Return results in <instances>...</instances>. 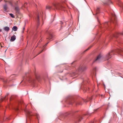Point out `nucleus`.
<instances>
[{"label": "nucleus", "instance_id": "f257e3e1", "mask_svg": "<svg viewBox=\"0 0 123 123\" xmlns=\"http://www.w3.org/2000/svg\"><path fill=\"white\" fill-rule=\"evenodd\" d=\"M53 6L54 7V10L55 9L57 10H64L65 9V7L63 6L61 4L58 3H56L53 4Z\"/></svg>", "mask_w": 123, "mask_h": 123}, {"label": "nucleus", "instance_id": "f03ea898", "mask_svg": "<svg viewBox=\"0 0 123 123\" xmlns=\"http://www.w3.org/2000/svg\"><path fill=\"white\" fill-rule=\"evenodd\" d=\"M90 114L88 112H87L86 113L81 116L78 115L76 117L75 120L76 123H79L81 119L83 118L87 117L88 116L90 115Z\"/></svg>", "mask_w": 123, "mask_h": 123}, {"label": "nucleus", "instance_id": "7ed1b4c3", "mask_svg": "<svg viewBox=\"0 0 123 123\" xmlns=\"http://www.w3.org/2000/svg\"><path fill=\"white\" fill-rule=\"evenodd\" d=\"M86 67H79L78 69L76 71V72H74L73 73V76H75L76 77V75L78 74V73L81 72L84 70L86 69Z\"/></svg>", "mask_w": 123, "mask_h": 123}, {"label": "nucleus", "instance_id": "20e7f679", "mask_svg": "<svg viewBox=\"0 0 123 123\" xmlns=\"http://www.w3.org/2000/svg\"><path fill=\"white\" fill-rule=\"evenodd\" d=\"M113 51H112L107 54L104 57L105 59L104 60V61L108 60L110 58L112 57V54H113Z\"/></svg>", "mask_w": 123, "mask_h": 123}, {"label": "nucleus", "instance_id": "39448f33", "mask_svg": "<svg viewBox=\"0 0 123 123\" xmlns=\"http://www.w3.org/2000/svg\"><path fill=\"white\" fill-rule=\"evenodd\" d=\"M112 18L111 20V21L114 23H115L117 21V17L116 15L114 13L111 14Z\"/></svg>", "mask_w": 123, "mask_h": 123}, {"label": "nucleus", "instance_id": "423d86ee", "mask_svg": "<svg viewBox=\"0 0 123 123\" xmlns=\"http://www.w3.org/2000/svg\"><path fill=\"white\" fill-rule=\"evenodd\" d=\"M103 58V57L101 56V55H99L97 57L96 59L93 62V63L95 62H98L101 61L102 59Z\"/></svg>", "mask_w": 123, "mask_h": 123}, {"label": "nucleus", "instance_id": "0eeeda50", "mask_svg": "<svg viewBox=\"0 0 123 123\" xmlns=\"http://www.w3.org/2000/svg\"><path fill=\"white\" fill-rule=\"evenodd\" d=\"M75 103V104L76 105H82V102L81 100L79 101H78L77 102H75L74 100H73L71 102H69V104L70 105L74 103Z\"/></svg>", "mask_w": 123, "mask_h": 123}, {"label": "nucleus", "instance_id": "6e6552de", "mask_svg": "<svg viewBox=\"0 0 123 123\" xmlns=\"http://www.w3.org/2000/svg\"><path fill=\"white\" fill-rule=\"evenodd\" d=\"M123 35V32L121 33H116L115 34L113 35V37H119L120 35Z\"/></svg>", "mask_w": 123, "mask_h": 123}, {"label": "nucleus", "instance_id": "1a4fd4ad", "mask_svg": "<svg viewBox=\"0 0 123 123\" xmlns=\"http://www.w3.org/2000/svg\"><path fill=\"white\" fill-rule=\"evenodd\" d=\"M16 37L15 36L13 35L11 37L10 39V41L12 42L14 41L16 39Z\"/></svg>", "mask_w": 123, "mask_h": 123}, {"label": "nucleus", "instance_id": "9d476101", "mask_svg": "<svg viewBox=\"0 0 123 123\" xmlns=\"http://www.w3.org/2000/svg\"><path fill=\"white\" fill-rule=\"evenodd\" d=\"M117 52L118 53H120L121 55H123V50L121 49H119L117 50Z\"/></svg>", "mask_w": 123, "mask_h": 123}, {"label": "nucleus", "instance_id": "9b49d317", "mask_svg": "<svg viewBox=\"0 0 123 123\" xmlns=\"http://www.w3.org/2000/svg\"><path fill=\"white\" fill-rule=\"evenodd\" d=\"M25 111L27 113L28 117H29L30 116H31L32 115L31 113V112L30 111H26L25 110Z\"/></svg>", "mask_w": 123, "mask_h": 123}, {"label": "nucleus", "instance_id": "f8f14e48", "mask_svg": "<svg viewBox=\"0 0 123 123\" xmlns=\"http://www.w3.org/2000/svg\"><path fill=\"white\" fill-rule=\"evenodd\" d=\"M4 30L6 31H8L10 30V28L6 26L4 28Z\"/></svg>", "mask_w": 123, "mask_h": 123}, {"label": "nucleus", "instance_id": "ddd939ff", "mask_svg": "<svg viewBox=\"0 0 123 123\" xmlns=\"http://www.w3.org/2000/svg\"><path fill=\"white\" fill-rule=\"evenodd\" d=\"M48 43H47L45 45L43 46L42 47V50L41 51L40 53L39 52V54L40 53H41L42 52V51L44 50V49L45 48V47L47 46L48 44Z\"/></svg>", "mask_w": 123, "mask_h": 123}, {"label": "nucleus", "instance_id": "4468645a", "mask_svg": "<svg viewBox=\"0 0 123 123\" xmlns=\"http://www.w3.org/2000/svg\"><path fill=\"white\" fill-rule=\"evenodd\" d=\"M100 10L99 8V7H97L96 10V13L95 14V15H97V14L99 13Z\"/></svg>", "mask_w": 123, "mask_h": 123}, {"label": "nucleus", "instance_id": "2eb2a0df", "mask_svg": "<svg viewBox=\"0 0 123 123\" xmlns=\"http://www.w3.org/2000/svg\"><path fill=\"white\" fill-rule=\"evenodd\" d=\"M46 8L47 9L49 10H50L52 8V7L49 5L47 6H46Z\"/></svg>", "mask_w": 123, "mask_h": 123}, {"label": "nucleus", "instance_id": "dca6fc26", "mask_svg": "<svg viewBox=\"0 0 123 123\" xmlns=\"http://www.w3.org/2000/svg\"><path fill=\"white\" fill-rule=\"evenodd\" d=\"M7 8V7L6 5V4L4 5V11L6 12V11Z\"/></svg>", "mask_w": 123, "mask_h": 123}, {"label": "nucleus", "instance_id": "f3484780", "mask_svg": "<svg viewBox=\"0 0 123 123\" xmlns=\"http://www.w3.org/2000/svg\"><path fill=\"white\" fill-rule=\"evenodd\" d=\"M17 27L16 26H14L13 27L12 29L14 31H17Z\"/></svg>", "mask_w": 123, "mask_h": 123}, {"label": "nucleus", "instance_id": "a211bd4d", "mask_svg": "<svg viewBox=\"0 0 123 123\" xmlns=\"http://www.w3.org/2000/svg\"><path fill=\"white\" fill-rule=\"evenodd\" d=\"M84 91H85V92H87V91L88 90H89V88H86V87L85 86L84 87Z\"/></svg>", "mask_w": 123, "mask_h": 123}, {"label": "nucleus", "instance_id": "6ab92c4d", "mask_svg": "<svg viewBox=\"0 0 123 123\" xmlns=\"http://www.w3.org/2000/svg\"><path fill=\"white\" fill-rule=\"evenodd\" d=\"M109 3H112V2L110 0H109L108 2H106L104 4H106L107 5H109Z\"/></svg>", "mask_w": 123, "mask_h": 123}, {"label": "nucleus", "instance_id": "aec40b11", "mask_svg": "<svg viewBox=\"0 0 123 123\" xmlns=\"http://www.w3.org/2000/svg\"><path fill=\"white\" fill-rule=\"evenodd\" d=\"M15 10L17 12H18V11L19 9V8L18 7H16L15 8Z\"/></svg>", "mask_w": 123, "mask_h": 123}, {"label": "nucleus", "instance_id": "412c9836", "mask_svg": "<svg viewBox=\"0 0 123 123\" xmlns=\"http://www.w3.org/2000/svg\"><path fill=\"white\" fill-rule=\"evenodd\" d=\"M119 3L120 4V5L121 7H122L123 9V4L121 1H119Z\"/></svg>", "mask_w": 123, "mask_h": 123}, {"label": "nucleus", "instance_id": "4be33fe9", "mask_svg": "<svg viewBox=\"0 0 123 123\" xmlns=\"http://www.w3.org/2000/svg\"><path fill=\"white\" fill-rule=\"evenodd\" d=\"M48 33L49 34L50 36V37H49V38H48V39H52V34L50 33L49 32H48Z\"/></svg>", "mask_w": 123, "mask_h": 123}, {"label": "nucleus", "instance_id": "5701e85b", "mask_svg": "<svg viewBox=\"0 0 123 123\" xmlns=\"http://www.w3.org/2000/svg\"><path fill=\"white\" fill-rule=\"evenodd\" d=\"M6 95L5 97L3 98H1L0 99V100L1 101H2L6 99Z\"/></svg>", "mask_w": 123, "mask_h": 123}, {"label": "nucleus", "instance_id": "b1692460", "mask_svg": "<svg viewBox=\"0 0 123 123\" xmlns=\"http://www.w3.org/2000/svg\"><path fill=\"white\" fill-rule=\"evenodd\" d=\"M29 81V82H31L33 83H34V80L31 79H30Z\"/></svg>", "mask_w": 123, "mask_h": 123}, {"label": "nucleus", "instance_id": "393cba45", "mask_svg": "<svg viewBox=\"0 0 123 123\" xmlns=\"http://www.w3.org/2000/svg\"><path fill=\"white\" fill-rule=\"evenodd\" d=\"M109 22H106L105 24H104V25L105 26V27H107V26H108V24H109Z\"/></svg>", "mask_w": 123, "mask_h": 123}, {"label": "nucleus", "instance_id": "a878e982", "mask_svg": "<svg viewBox=\"0 0 123 123\" xmlns=\"http://www.w3.org/2000/svg\"><path fill=\"white\" fill-rule=\"evenodd\" d=\"M9 14L11 16V17H12V18H14V16L13 14L12 13H10Z\"/></svg>", "mask_w": 123, "mask_h": 123}, {"label": "nucleus", "instance_id": "bb28decb", "mask_svg": "<svg viewBox=\"0 0 123 123\" xmlns=\"http://www.w3.org/2000/svg\"><path fill=\"white\" fill-rule=\"evenodd\" d=\"M23 101H22L20 103H19V106H20V105H21V106H22V105L23 104Z\"/></svg>", "mask_w": 123, "mask_h": 123}, {"label": "nucleus", "instance_id": "cd10ccee", "mask_svg": "<svg viewBox=\"0 0 123 123\" xmlns=\"http://www.w3.org/2000/svg\"><path fill=\"white\" fill-rule=\"evenodd\" d=\"M11 81V80H10V81H9L8 80H6V81H4L5 82V83H9V82L10 81Z\"/></svg>", "mask_w": 123, "mask_h": 123}, {"label": "nucleus", "instance_id": "c85d7f7f", "mask_svg": "<svg viewBox=\"0 0 123 123\" xmlns=\"http://www.w3.org/2000/svg\"><path fill=\"white\" fill-rule=\"evenodd\" d=\"M36 117L37 118H38V114H37V113H36V114L35 115Z\"/></svg>", "mask_w": 123, "mask_h": 123}, {"label": "nucleus", "instance_id": "c756f323", "mask_svg": "<svg viewBox=\"0 0 123 123\" xmlns=\"http://www.w3.org/2000/svg\"><path fill=\"white\" fill-rule=\"evenodd\" d=\"M15 110L16 111H17L18 110V108H17L15 109Z\"/></svg>", "mask_w": 123, "mask_h": 123}, {"label": "nucleus", "instance_id": "7c9ffc66", "mask_svg": "<svg viewBox=\"0 0 123 123\" xmlns=\"http://www.w3.org/2000/svg\"><path fill=\"white\" fill-rule=\"evenodd\" d=\"M36 77L37 79L38 80V77L37 76V75L35 74Z\"/></svg>", "mask_w": 123, "mask_h": 123}, {"label": "nucleus", "instance_id": "2f4dec72", "mask_svg": "<svg viewBox=\"0 0 123 123\" xmlns=\"http://www.w3.org/2000/svg\"><path fill=\"white\" fill-rule=\"evenodd\" d=\"M25 28L24 27L23 28V31H22V33H23L24 32V30H25Z\"/></svg>", "mask_w": 123, "mask_h": 123}, {"label": "nucleus", "instance_id": "473e14b6", "mask_svg": "<svg viewBox=\"0 0 123 123\" xmlns=\"http://www.w3.org/2000/svg\"><path fill=\"white\" fill-rule=\"evenodd\" d=\"M91 47H90L89 48H88V49L87 50H86V51L87 50H88V49H90V48H91Z\"/></svg>", "mask_w": 123, "mask_h": 123}, {"label": "nucleus", "instance_id": "72a5a7b5", "mask_svg": "<svg viewBox=\"0 0 123 123\" xmlns=\"http://www.w3.org/2000/svg\"><path fill=\"white\" fill-rule=\"evenodd\" d=\"M13 75H12L11 76V78L13 77Z\"/></svg>", "mask_w": 123, "mask_h": 123}, {"label": "nucleus", "instance_id": "f704fd0d", "mask_svg": "<svg viewBox=\"0 0 123 123\" xmlns=\"http://www.w3.org/2000/svg\"><path fill=\"white\" fill-rule=\"evenodd\" d=\"M42 41V40L41 39V40H40V41H39V42H41V41Z\"/></svg>", "mask_w": 123, "mask_h": 123}, {"label": "nucleus", "instance_id": "c9c22d12", "mask_svg": "<svg viewBox=\"0 0 123 123\" xmlns=\"http://www.w3.org/2000/svg\"><path fill=\"white\" fill-rule=\"evenodd\" d=\"M60 23L61 24V25H62V24H63V23H62V22H61V23Z\"/></svg>", "mask_w": 123, "mask_h": 123}, {"label": "nucleus", "instance_id": "e433bc0d", "mask_svg": "<svg viewBox=\"0 0 123 123\" xmlns=\"http://www.w3.org/2000/svg\"><path fill=\"white\" fill-rule=\"evenodd\" d=\"M97 109H96V110H94V111H96L97 110Z\"/></svg>", "mask_w": 123, "mask_h": 123}, {"label": "nucleus", "instance_id": "4c0bfd02", "mask_svg": "<svg viewBox=\"0 0 123 123\" xmlns=\"http://www.w3.org/2000/svg\"><path fill=\"white\" fill-rule=\"evenodd\" d=\"M82 100H83V101H84V102H85V100H83V99Z\"/></svg>", "mask_w": 123, "mask_h": 123}, {"label": "nucleus", "instance_id": "58836bf2", "mask_svg": "<svg viewBox=\"0 0 123 123\" xmlns=\"http://www.w3.org/2000/svg\"><path fill=\"white\" fill-rule=\"evenodd\" d=\"M12 98V97H11V98H10V99H11V98Z\"/></svg>", "mask_w": 123, "mask_h": 123}, {"label": "nucleus", "instance_id": "ea45409f", "mask_svg": "<svg viewBox=\"0 0 123 123\" xmlns=\"http://www.w3.org/2000/svg\"><path fill=\"white\" fill-rule=\"evenodd\" d=\"M1 31V30H0V31Z\"/></svg>", "mask_w": 123, "mask_h": 123}, {"label": "nucleus", "instance_id": "a19ab883", "mask_svg": "<svg viewBox=\"0 0 123 123\" xmlns=\"http://www.w3.org/2000/svg\"><path fill=\"white\" fill-rule=\"evenodd\" d=\"M7 119H9L8 118H7Z\"/></svg>", "mask_w": 123, "mask_h": 123}, {"label": "nucleus", "instance_id": "79ce46f5", "mask_svg": "<svg viewBox=\"0 0 123 123\" xmlns=\"http://www.w3.org/2000/svg\"><path fill=\"white\" fill-rule=\"evenodd\" d=\"M94 122H93V123H94Z\"/></svg>", "mask_w": 123, "mask_h": 123}]
</instances>
